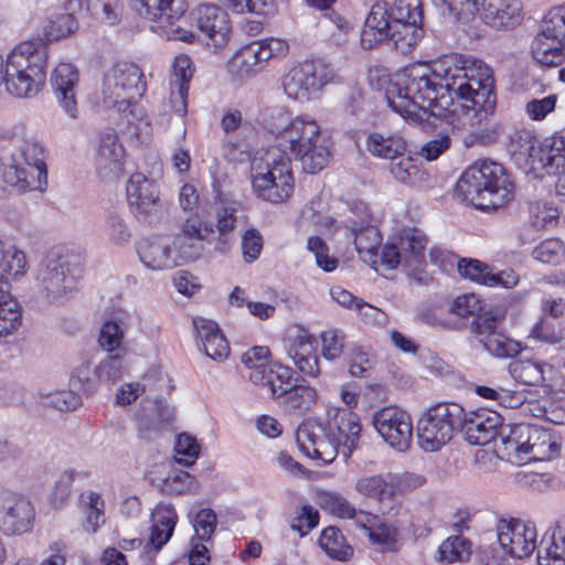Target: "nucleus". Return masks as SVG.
<instances>
[{
  "mask_svg": "<svg viewBox=\"0 0 565 565\" xmlns=\"http://www.w3.org/2000/svg\"><path fill=\"white\" fill-rule=\"evenodd\" d=\"M390 171L395 180L408 185H414L423 177L422 169L411 156H402L397 160H392Z\"/></svg>",
  "mask_w": 565,
  "mask_h": 565,
  "instance_id": "obj_47",
  "label": "nucleus"
},
{
  "mask_svg": "<svg viewBox=\"0 0 565 565\" xmlns=\"http://www.w3.org/2000/svg\"><path fill=\"white\" fill-rule=\"evenodd\" d=\"M317 393L305 380L296 382L280 398V404L290 414H303L316 404Z\"/></svg>",
  "mask_w": 565,
  "mask_h": 565,
  "instance_id": "obj_36",
  "label": "nucleus"
},
{
  "mask_svg": "<svg viewBox=\"0 0 565 565\" xmlns=\"http://www.w3.org/2000/svg\"><path fill=\"white\" fill-rule=\"evenodd\" d=\"M526 461L550 460L559 452V445L552 438L551 433L536 425L532 439L526 446Z\"/></svg>",
  "mask_w": 565,
  "mask_h": 565,
  "instance_id": "obj_38",
  "label": "nucleus"
},
{
  "mask_svg": "<svg viewBox=\"0 0 565 565\" xmlns=\"http://www.w3.org/2000/svg\"><path fill=\"white\" fill-rule=\"evenodd\" d=\"M307 248L315 255L316 264L326 273L333 271L338 267V259L329 255V247L319 236H310Z\"/></svg>",
  "mask_w": 565,
  "mask_h": 565,
  "instance_id": "obj_54",
  "label": "nucleus"
},
{
  "mask_svg": "<svg viewBox=\"0 0 565 565\" xmlns=\"http://www.w3.org/2000/svg\"><path fill=\"white\" fill-rule=\"evenodd\" d=\"M366 150L374 157L397 160L407 150L405 139L395 134L371 132L365 141Z\"/></svg>",
  "mask_w": 565,
  "mask_h": 565,
  "instance_id": "obj_33",
  "label": "nucleus"
},
{
  "mask_svg": "<svg viewBox=\"0 0 565 565\" xmlns=\"http://www.w3.org/2000/svg\"><path fill=\"white\" fill-rule=\"evenodd\" d=\"M0 147L10 158L3 174V182L18 191L41 189L46 183L45 148L35 136H10L0 141Z\"/></svg>",
  "mask_w": 565,
  "mask_h": 565,
  "instance_id": "obj_6",
  "label": "nucleus"
},
{
  "mask_svg": "<svg viewBox=\"0 0 565 565\" xmlns=\"http://www.w3.org/2000/svg\"><path fill=\"white\" fill-rule=\"evenodd\" d=\"M514 183L500 163L475 162L461 174L455 193L462 201L481 211H494L513 199Z\"/></svg>",
  "mask_w": 565,
  "mask_h": 565,
  "instance_id": "obj_4",
  "label": "nucleus"
},
{
  "mask_svg": "<svg viewBox=\"0 0 565 565\" xmlns=\"http://www.w3.org/2000/svg\"><path fill=\"white\" fill-rule=\"evenodd\" d=\"M296 441L301 452L323 463L332 462L339 454H342L339 439L327 431L321 420L302 423L297 429Z\"/></svg>",
  "mask_w": 565,
  "mask_h": 565,
  "instance_id": "obj_17",
  "label": "nucleus"
},
{
  "mask_svg": "<svg viewBox=\"0 0 565 565\" xmlns=\"http://www.w3.org/2000/svg\"><path fill=\"white\" fill-rule=\"evenodd\" d=\"M47 57L46 44L40 36L18 44L2 66L1 83L7 92L20 98L36 96L45 84Z\"/></svg>",
  "mask_w": 565,
  "mask_h": 565,
  "instance_id": "obj_5",
  "label": "nucleus"
},
{
  "mask_svg": "<svg viewBox=\"0 0 565 565\" xmlns=\"http://www.w3.org/2000/svg\"><path fill=\"white\" fill-rule=\"evenodd\" d=\"M348 227L350 228L359 256L364 262L375 264L382 236L379 230L371 225L370 216H363L360 222L351 220Z\"/></svg>",
  "mask_w": 565,
  "mask_h": 565,
  "instance_id": "obj_30",
  "label": "nucleus"
},
{
  "mask_svg": "<svg viewBox=\"0 0 565 565\" xmlns=\"http://www.w3.org/2000/svg\"><path fill=\"white\" fill-rule=\"evenodd\" d=\"M216 513L209 508L201 509L194 516L195 535L193 537L201 542H209L216 530Z\"/></svg>",
  "mask_w": 565,
  "mask_h": 565,
  "instance_id": "obj_55",
  "label": "nucleus"
},
{
  "mask_svg": "<svg viewBox=\"0 0 565 565\" xmlns=\"http://www.w3.org/2000/svg\"><path fill=\"white\" fill-rule=\"evenodd\" d=\"M457 268L459 274L471 281L486 286L488 276L492 274L489 265L473 258H461Z\"/></svg>",
  "mask_w": 565,
  "mask_h": 565,
  "instance_id": "obj_56",
  "label": "nucleus"
},
{
  "mask_svg": "<svg viewBox=\"0 0 565 565\" xmlns=\"http://www.w3.org/2000/svg\"><path fill=\"white\" fill-rule=\"evenodd\" d=\"M87 7L94 15L99 17L109 25H115L122 17L121 0H87Z\"/></svg>",
  "mask_w": 565,
  "mask_h": 565,
  "instance_id": "obj_50",
  "label": "nucleus"
},
{
  "mask_svg": "<svg viewBox=\"0 0 565 565\" xmlns=\"http://www.w3.org/2000/svg\"><path fill=\"white\" fill-rule=\"evenodd\" d=\"M173 248L175 252L174 258L179 262V265L182 263H189L198 259L203 250V245L201 241L198 239H184V236H175L173 241Z\"/></svg>",
  "mask_w": 565,
  "mask_h": 565,
  "instance_id": "obj_58",
  "label": "nucleus"
},
{
  "mask_svg": "<svg viewBox=\"0 0 565 565\" xmlns=\"http://www.w3.org/2000/svg\"><path fill=\"white\" fill-rule=\"evenodd\" d=\"M472 554V543L461 534L450 535L438 547L437 559L441 563L452 564L466 562Z\"/></svg>",
  "mask_w": 565,
  "mask_h": 565,
  "instance_id": "obj_39",
  "label": "nucleus"
},
{
  "mask_svg": "<svg viewBox=\"0 0 565 565\" xmlns=\"http://www.w3.org/2000/svg\"><path fill=\"white\" fill-rule=\"evenodd\" d=\"M198 29L201 33L212 41L216 49L223 47L231 32L227 13L214 4L200 6L195 11Z\"/></svg>",
  "mask_w": 565,
  "mask_h": 565,
  "instance_id": "obj_24",
  "label": "nucleus"
},
{
  "mask_svg": "<svg viewBox=\"0 0 565 565\" xmlns=\"http://www.w3.org/2000/svg\"><path fill=\"white\" fill-rule=\"evenodd\" d=\"M127 200L138 221L154 224L159 221L162 204L157 184L142 173L132 174L126 186Z\"/></svg>",
  "mask_w": 565,
  "mask_h": 565,
  "instance_id": "obj_15",
  "label": "nucleus"
},
{
  "mask_svg": "<svg viewBox=\"0 0 565 565\" xmlns=\"http://www.w3.org/2000/svg\"><path fill=\"white\" fill-rule=\"evenodd\" d=\"M125 149L119 142L116 131L106 128L99 135L98 148L95 154V167L104 180H115L124 170Z\"/></svg>",
  "mask_w": 565,
  "mask_h": 565,
  "instance_id": "obj_21",
  "label": "nucleus"
},
{
  "mask_svg": "<svg viewBox=\"0 0 565 565\" xmlns=\"http://www.w3.org/2000/svg\"><path fill=\"white\" fill-rule=\"evenodd\" d=\"M427 237L417 228L403 230L393 241H388L381 253V263L387 269L402 266L407 275H416L426 266L425 249Z\"/></svg>",
  "mask_w": 565,
  "mask_h": 565,
  "instance_id": "obj_11",
  "label": "nucleus"
},
{
  "mask_svg": "<svg viewBox=\"0 0 565 565\" xmlns=\"http://www.w3.org/2000/svg\"><path fill=\"white\" fill-rule=\"evenodd\" d=\"M142 71L134 63L118 62L104 75L100 103L126 111L146 92Z\"/></svg>",
  "mask_w": 565,
  "mask_h": 565,
  "instance_id": "obj_10",
  "label": "nucleus"
},
{
  "mask_svg": "<svg viewBox=\"0 0 565 565\" xmlns=\"http://www.w3.org/2000/svg\"><path fill=\"white\" fill-rule=\"evenodd\" d=\"M497 540L500 546L512 557L523 558L530 556L535 550L536 529L532 522L518 519H498L495 524ZM539 561V556L536 557Z\"/></svg>",
  "mask_w": 565,
  "mask_h": 565,
  "instance_id": "obj_18",
  "label": "nucleus"
},
{
  "mask_svg": "<svg viewBox=\"0 0 565 565\" xmlns=\"http://www.w3.org/2000/svg\"><path fill=\"white\" fill-rule=\"evenodd\" d=\"M534 60L544 66H558L565 62V6L551 9L532 43Z\"/></svg>",
  "mask_w": 565,
  "mask_h": 565,
  "instance_id": "obj_12",
  "label": "nucleus"
},
{
  "mask_svg": "<svg viewBox=\"0 0 565 565\" xmlns=\"http://www.w3.org/2000/svg\"><path fill=\"white\" fill-rule=\"evenodd\" d=\"M221 4L237 14L252 13L256 15L268 14L274 7L273 0H218Z\"/></svg>",
  "mask_w": 565,
  "mask_h": 565,
  "instance_id": "obj_51",
  "label": "nucleus"
},
{
  "mask_svg": "<svg viewBox=\"0 0 565 565\" xmlns=\"http://www.w3.org/2000/svg\"><path fill=\"white\" fill-rule=\"evenodd\" d=\"M332 78L331 70L319 61H306L282 77V87L292 99H308Z\"/></svg>",
  "mask_w": 565,
  "mask_h": 565,
  "instance_id": "obj_14",
  "label": "nucleus"
},
{
  "mask_svg": "<svg viewBox=\"0 0 565 565\" xmlns=\"http://www.w3.org/2000/svg\"><path fill=\"white\" fill-rule=\"evenodd\" d=\"M295 371L282 364H275L267 369H257L248 374V379L255 385L267 386L274 398L280 399L281 396L298 382V377H294Z\"/></svg>",
  "mask_w": 565,
  "mask_h": 565,
  "instance_id": "obj_29",
  "label": "nucleus"
},
{
  "mask_svg": "<svg viewBox=\"0 0 565 565\" xmlns=\"http://www.w3.org/2000/svg\"><path fill=\"white\" fill-rule=\"evenodd\" d=\"M521 2L519 0H479L481 19L495 29L512 28L520 22Z\"/></svg>",
  "mask_w": 565,
  "mask_h": 565,
  "instance_id": "obj_27",
  "label": "nucleus"
},
{
  "mask_svg": "<svg viewBox=\"0 0 565 565\" xmlns=\"http://www.w3.org/2000/svg\"><path fill=\"white\" fill-rule=\"evenodd\" d=\"M132 8L140 17L158 21L162 35L170 40L191 43L195 38L192 31L175 25L186 11L185 0H134Z\"/></svg>",
  "mask_w": 565,
  "mask_h": 565,
  "instance_id": "obj_13",
  "label": "nucleus"
},
{
  "mask_svg": "<svg viewBox=\"0 0 565 565\" xmlns=\"http://www.w3.org/2000/svg\"><path fill=\"white\" fill-rule=\"evenodd\" d=\"M78 82L77 70L70 63L58 64L52 72L50 84L62 110L72 119L78 118L75 87Z\"/></svg>",
  "mask_w": 565,
  "mask_h": 565,
  "instance_id": "obj_23",
  "label": "nucleus"
},
{
  "mask_svg": "<svg viewBox=\"0 0 565 565\" xmlns=\"http://www.w3.org/2000/svg\"><path fill=\"white\" fill-rule=\"evenodd\" d=\"M550 561L565 563V520L558 521L554 530L546 532L539 545V565H550Z\"/></svg>",
  "mask_w": 565,
  "mask_h": 565,
  "instance_id": "obj_35",
  "label": "nucleus"
},
{
  "mask_svg": "<svg viewBox=\"0 0 565 565\" xmlns=\"http://www.w3.org/2000/svg\"><path fill=\"white\" fill-rule=\"evenodd\" d=\"M536 147V138L533 132L527 129H514L509 135L508 149L515 162L523 166V168L529 162Z\"/></svg>",
  "mask_w": 565,
  "mask_h": 565,
  "instance_id": "obj_40",
  "label": "nucleus"
},
{
  "mask_svg": "<svg viewBox=\"0 0 565 565\" xmlns=\"http://www.w3.org/2000/svg\"><path fill=\"white\" fill-rule=\"evenodd\" d=\"M344 334L339 330H327L322 332V355L327 360L339 358L344 351Z\"/></svg>",
  "mask_w": 565,
  "mask_h": 565,
  "instance_id": "obj_63",
  "label": "nucleus"
},
{
  "mask_svg": "<svg viewBox=\"0 0 565 565\" xmlns=\"http://www.w3.org/2000/svg\"><path fill=\"white\" fill-rule=\"evenodd\" d=\"M462 422L459 433L463 434L469 444L488 445L491 441L497 443L503 417L491 409H478L470 413H466L463 409Z\"/></svg>",
  "mask_w": 565,
  "mask_h": 565,
  "instance_id": "obj_20",
  "label": "nucleus"
},
{
  "mask_svg": "<svg viewBox=\"0 0 565 565\" xmlns=\"http://www.w3.org/2000/svg\"><path fill=\"white\" fill-rule=\"evenodd\" d=\"M25 273V254L0 239V337L14 332L22 319L20 305L10 296L8 276L19 279Z\"/></svg>",
  "mask_w": 565,
  "mask_h": 565,
  "instance_id": "obj_8",
  "label": "nucleus"
},
{
  "mask_svg": "<svg viewBox=\"0 0 565 565\" xmlns=\"http://www.w3.org/2000/svg\"><path fill=\"white\" fill-rule=\"evenodd\" d=\"M320 505L339 518L354 519L356 515L355 508L344 497L334 492L322 493Z\"/></svg>",
  "mask_w": 565,
  "mask_h": 565,
  "instance_id": "obj_53",
  "label": "nucleus"
},
{
  "mask_svg": "<svg viewBox=\"0 0 565 565\" xmlns=\"http://www.w3.org/2000/svg\"><path fill=\"white\" fill-rule=\"evenodd\" d=\"M78 23L72 13L57 14L55 18L49 21V24L44 29L45 39L41 38L46 44L53 41H57L61 38L67 36L77 30Z\"/></svg>",
  "mask_w": 565,
  "mask_h": 565,
  "instance_id": "obj_46",
  "label": "nucleus"
},
{
  "mask_svg": "<svg viewBox=\"0 0 565 565\" xmlns=\"http://www.w3.org/2000/svg\"><path fill=\"white\" fill-rule=\"evenodd\" d=\"M124 352L125 351H117L109 353V355L96 367L97 375L99 377L105 376L108 381L114 383L119 380L124 370Z\"/></svg>",
  "mask_w": 565,
  "mask_h": 565,
  "instance_id": "obj_61",
  "label": "nucleus"
},
{
  "mask_svg": "<svg viewBox=\"0 0 565 565\" xmlns=\"http://www.w3.org/2000/svg\"><path fill=\"white\" fill-rule=\"evenodd\" d=\"M372 424L383 440L398 451H406L412 444L411 416L396 406L383 407L372 416Z\"/></svg>",
  "mask_w": 565,
  "mask_h": 565,
  "instance_id": "obj_16",
  "label": "nucleus"
},
{
  "mask_svg": "<svg viewBox=\"0 0 565 565\" xmlns=\"http://www.w3.org/2000/svg\"><path fill=\"white\" fill-rule=\"evenodd\" d=\"M107 232L110 241L117 245H122L129 242L131 237L130 230L125 218L117 212H110L107 221Z\"/></svg>",
  "mask_w": 565,
  "mask_h": 565,
  "instance_id": "obj_62",
  "label": "nucleus"
},
{
  "mask_svg": "<svg viewBox=\"0 0 565 565\" xmlns=\"http://www.w3.org/2000/svg\"><path fill=\"white\" fill-rule=\"evenodd\" d=\"M327 431L339 439L342 446V456L348 459L356 448L361 433L360 418L349 409H339L332 418L321 420Z\"/></svg>",
  "mask_w": 565,
  "mask_h": 565,
  "instance_id": "obj_25",
  "label": "nucleus"
},
{
  "mask_svg": "<svg viewBox=\"0 0 565 565\" xmlns=\"http://www.w3.org/2000/svg\"><path fill=\"white\" fill-rule=\"evenodd\" d=\"M422 23L420 0H395L391 11L386 3H375L361 32V44L371 50L386 41L397 52L407 54L424 35Z\"/></svg>",
  "mask_w": 565,
  "mask_h": 565,
  "instance_id": "obj_3",
  "label": "nucleus"
},
{
  "mask_svg": "<svg viewBox=\"0 0 565 565\" xmlns=\"http://www.w3.org/2000/svg\"><path fill=\"white\" fill-rule=\"evenodd\" d=\"M498 439L500 441V446L495 445L498 451H502L508 457L514 455L518 460L525 459L524 455L521 454L522 444H520V440H518L513 434V426H504L502 424L499 429L497 440Z\"/></svg>",
  "mask_w": 565,
  "mask_h": 565,
  "instance_id": "obj_60",
  "label": "nucleus"
},
{
  "mask_svg": "<svg viewBox=\"0 0 565 565\" xmlns=\"http://www.w3.org/2000/svg\"><path fill=\"white\" fill-rule=\"evenodd\" d=\"M510 375L523 385L534 386L544 381L543 363L532 359H518L509 364Z\"/></svg>",
  "mask_w": 565,
  "mask_h": 565,
  "instance_id": "obj_41",
  "label": "nucleus"
},
{
  "mask_svg": "<svg viewBox=\"0 0 565 565\" xmlns=\"http://www.w3.org/2000/svg\"><path fill=\"white\" fill-rule=\"evenodd\" d=\"M172 419V411L168 404L156 398L153 406L148 411L145 407L136 414L138 430L143 433H156L161 426L168 424Z\"/></svg>",
  "mask_w": 565,
  "mask_h": 565,
  "instance_id": "obj_37",
  "label": "nucleus"
},
{
  "mask_svg": "<svg viewBox=\"0 0 565 565\" xmlns=\"http://www.w3.org/2000/svg\"><path fill=\"white\" fill-rule=\"evenodd\" d=\"M124 334L125 329L121 322L116 320H107L100 327L98 344L104 351L108 353L125 351L122 347Z\"/></svg>",
  "mask_w": 565,
  "mask_h": 565,
  "instance_id": "obj_45",
  "label": "nucleus"
},
{
  "mask_svg": "<svg viewBox=\"0 0 565 565\" xmlns=\"http://www.w3.org/2000/svg\"><path fill=\"white\" fill-rule=\"evenodd\" d=\"M289 50L286 41L277 38H266L249 43L237 54L236 60L246 73L254 72V66L270 58L285 56Z\"/></svg>",
  "mask_w": 565,
  "mask_h": 565,
  "instance_id": "obj_26",
  "label": "nucleus"
},
{
  "mask_svg": "<svg viewBox=\"0 0 565 565\" xmlns=\"http://www.w3.org/2000/svg\"><path fill=\"white\" fill-rule=\"evenodd\" d=\"M137 252L142 264L153 270H166L179 266L171 255L170 246L160 239H142L137 245Z\"/></svg>",
  "mask_w": 565,
  "mask_h": 565,
  "instance_id": "obj_32",
  "label": "nucleus"
},
{
  "mask_svg": "<svg viewBox=\"0 0 565 565\" xmlns=\"http://www.w3.org/2000/svg\"><path fill=\"white\" fill-rule=\"evenodd\" d=\"M193 326L206 356L214 361H223L228 356L230 344L216 322L196 317Z\"/></svg>",
  "mask_w": 565,
  "mask_h": 565,
  "instance_id": "obj_28",
  "label": "nucleus"
},
{
  "mask_svg": "<svg viewBox=\"0 0 565 565\" xmlns=\"http://www.w3.org/2000/svg\"><path fill=\"white\" fill-rule=\"evenodd\" d=\"M194 74L192 60L185 55L180 54L175 56L172 63V75L171 85L179 87L181 94H189V83Z\"/></svg>",
  "mask_w": 565,
  "mask_h": 565,
  "instance_id": "obj_52",
  "label": "nucleus"
},
{
  "mask_svg": "<svg viewBox=\"0 0 565 565\" xmlns=\"http://www.w3.org/2000/svg\"><path fill=\"white\" fill-rule=\"evenodd\" d=\"M330 149V138L321 132L315 119L308 116L295 117L277 147L268 150L259 161L254 159V193L271 203L285 201L294 192L291 158L301 163L306 173L315 174L328 164Z\"/></svg>",
  "mask_w": 565,
  "mask_h": 565,
  "instance_id": "obj_2",
  "label": "nucleus"
},
{
  "mask_svg": "<svg viewBox=\"0 0 565 565\" xmlns=\"http://www.w3.org/2000/svg\"><path fill=\"white\" fill-rule=\"evenodd\" d=\"M34 519L33 504L25 497L8 498L0 505V531L6 535H21L29 532Z\"/></svg>",
  "mask_w": 565,
  "mask_h": 565,
  "instance_id": "obj_22",
  "label": "nucleus"
},
{
  "mask_svg": "<svg viewBox=\"0 0 565 565\" xmlns=\"http://www.w3.org/2000/svg\"><path fill=\"white\" fill-rule=\"evenodd\" d=\"M294 118L280 106L266 108L260 115V124L269 134L277 137V142L284 138L285 131L291 127Z\"/></svg>",
  "mask_w": 565,
  "mask_h": 565,
  "instance_id": "obj_44",
  "label": "nucleus"
},
{
  "mask_svg": "<svg viewBox=\"0 0 565 565\" xmlns=\"http://www.w3.org/2000/svg\"><path fill=\"white\" fill-rule=\"evenodd\" d=\"M174 450L177 455L185 457L177 458V462L185 467H190L199 457L200 446L190 435L181 434L177 438Z\"/></svg>",
  "mask_w": 565,
  "mask_h": 565,
  "instance_id": "obj_59",
  "label": "nucleus"
},
{
  "mask_svg": "<svg viewBox=\"0 0 565 565\" xmlns=\"http://www.w3.org/2000/svg\"><path fill=\"white\" fill-rule=\"evenodd\" d=\"M395 479L392 473L362 477L356 481L355 490L361 495L384 504L385 501H391L395 495Z\"/></svg>",
  "mask_w": 565,
  "mask_h": 565,
  "instance_id": "obj_34",
  "label": "nucleus"
},
{
  "mask_svg": "<svg viewBox=\"0 0 565 565\" xmlns=\"http://www.w3.org/2000/svg\"><path fill=\"white\" fill-rule=\"evenodd\" d=\"M96 369L92 371L89 363H82L71 375L70 385L73 390L90 395L96 390Z\"/></svg>",
  "mask_w": 565,
  "mask_h": 565,
  "instance_id": "obj_57",
  "label": "nucleus"
},
{
  "mask_svg": "<svg viewBox=\"0 0 565 565\" xmlns=\"http://www.w3.org/2000/svg\"><path fill=\"white\" fill-rule=\"evenodd\" d=\"M319 545L333 559L347 561L353 554V548L345 543L344 536L335 526H328L322 531Z\"/></svg>",
  "mask_w": 565,
  "mask_h": 565,
  "instance_id": "obj_42",
  "label": "nucleus"
},
{
  "mask_svg": "<svg viewBox=\"0 0 565 565\" xmlns=\"http://www.w3.org/2000/svg\"><path fill=\"white\" fill-rule=\"evenodd\" d=\"M463 407L457 403H438L429 407L417 424V438L425 451H437L459 433Z\"/></svg>",
  "mask_w": 565,
  "mask_h": 565,
  "instance_id": "obj_9",
  "label": "nucleus"
},
{
  "mask_svg": "<svg viewBox=\"0 0 565 565\" xmlns=\"http://www.w3.org/2000/svg\"><path fill=\"white\" fill-rule=\"evenodd\" d=\"M433 72L423 64L406 67L386 90L390 108L413 122L441 116L455 98L462 108L473 110L479 121L494 111V79L482 61L451 54Z\"/></svg>",
  "mask_w": 565,
  "mask_h": 565,
  "instance_id": "obj_1",
  "label": "nucleus"
},
{
  "mask_svg": "<svg viewBox=\"0 0 565 565\" xmlns=\"http://www.w3.org/2000/svg\"><path fill=\"white\" fill-rule=\"evenodd\" d=\"M82 271L78 256L51 249L42 257L35 270L38 291L50 302H62L76 289Z\"/></svg>",
  "mask_w": 565,
  "mask_h": 565,
  "instance_id": "obj_7",
  "label": "nucleus"
},
{
  "mask_svg": "<svg viewBox=\"0 0 565 565\" xmlns=\"http://www.w3.org/2000/svg\"><path fill=\"white\" fill-rule=\"evenodd\" d=\"M531 334L539 339L540 341L556 344L563 340V330L559 327H556L555 323L548 321L546 318H541L537 321L531 331Z\"/></svg>",
  "mask_w": 565,
  "mask_h": 565,
  "instance_id": "obj_64",
  "label": "nucleus"
},
{
  "mask_svg": "<svg viewBox=\"0 0 565 565\" xmlns=\"http://www.w3.org/2000/svg\"><path fill=\"white\" fill-rule=\"evenodd\" d=\"M534 259L551 265H557L565 258L564 243L556 237L541 242L532 252Z\"/></svg>",
  "mask_w": 565,
  "mask_h": 565,
  "instance_id": "obj_48",
  "label": "nucleus"
},
{
  "mask_svg": "<svg viewBox=\"0 0 565 565\" xmlns=\"http://www.w3.org/2000/svg\"><path fill=\"white\" fill-rule=\"evenodd\" d=\"M565 138L553 136L537 142V147L532 153L529 162L524 167L527 174H533L536 179L544 175H558L565 168Z\"/></svg>",
  "mask_w": 565,
  "mask_h": 565,
  "instance_id": "obj_19",
  "label": "nucleus"
},
{
  "mask_svg": "<svg viewBox=\"0 0 565 565\" xmlns=\"http://www.w3.org/2000/svg\"><path fill=\"white\" fill-rule=\"evenodd\" d=\"M316 343L315 338L301 331L295 337L288 349V355L292 359L299 371L312 377L317 376L320 372Z\"/></svg>",
  "mask_w": 565,
  "mask_h": 565,
  "instance_id": "obj_31",
  "label": "nucleus"
},
{
  "mask_svg": "<svg viewBox=\"0 0 565 565\" xmlns=\"http://www.w3.org/2000/svg\"><path fill=\"white\" fill-rule=\"evenodd\" d=\"M481 343L489 353L498 358H512L521 351L519 342L500 332L488 338H481Z\"/></svg>",
  "mask_w": 565,
  "mask_h": 565,
  "instance_id": "obj_49",
  "label": "nucleus"
},
{
  "mask_svg": "<svg viewBox=\"0 0 565 565\" xmlns=\"http://www.w3.org/2000/svg\"><path fill=\"white\" fill-rule=\"evenodd\" d=\"M349 373L353 377H366L374 366L371 349L359 344L349 345L344 352Z\"/></svg>",
  "mask_w": 565,
  "mask_h": 565,
  "instance_id": "obj_43",
  "label": "nucleus"
}]
</instances>
